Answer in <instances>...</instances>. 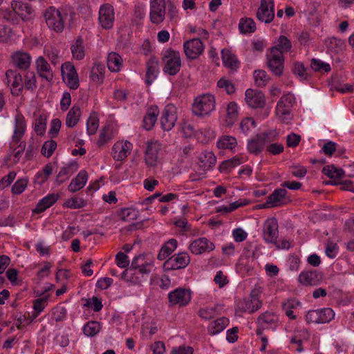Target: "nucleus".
<instances>
[{
	"mask_svg": "<svg viewBox=\"0 0 354 354\" xmlns=\"http://www.w3.org/2000/svg\"><path fill=\"white\" fill-rule=\"evenodd\" d=\"M288 50V37L280 36L279 43L267 52L266 64L269 70L275 75L280 76L283 71V53Z\"/></svg>",
	"mask_w": 354,
	"mask_h": 354,
	"instance_id": "obj_1",
	"label": "nucleus"
},
{
	"mask_svg": "<svg viewBox=\"0 0 354 354\" xmlns=\"http://www.w3.org/2000/svg\"><path fill=\"white\" fill-rule=\"evenodd\" d=\"M44 17L48 27L56 32H62L64 29L68 12L64 9H57L50 6L46 10Z\"/></svg>",
	"mask_w": 354,
	"mask_h": 354,
	"instance_id": "obj_2",
	"label": "nucleus"
},
{
	"mask_svg": "<svg viewBox=\"0 0 354 354\" xmlns=\"http://www.w3.org/2000/svg\"><path fill=\"white\" fill-rule=\"evenodd\" d=\"M162 71L166 75H176L182 66L180 53L171 48L165 50L162 57Z\"/></svg>",
	"mask_w": 354,
	"mask_h": 354,
	"instance_id": "obj_3",
	"label": "nucleus"
},
{
	"mask_svg": "<svg viewBox=\"0 0 354 354\" xmlns=\"http://www.w3.org/2000/svg\"><path fill=\"white\" fill-rule=\"evenodd\" d=\"M215 97L210 93L198 95L192 104V111L194 115L203 116L209 115L215 109Z\"/></svg>",
	"mask_w": 354,
	"mask_h": 354,
	"instance_id": "obj_4",
	"label": "nucleus"
},
{
	"mask_svg": "<svg viewBox=\"0 0 354 354\" xmlns=\"http://www.w3.org/2000/svg\"><path fill=\"white\" fill-rule=\"evenodd\" d=\"M335 317V313L330 308H324L317 310H310L306 315L308 323L325 324L328 323Z\"/></svg>",
	"mask_w": 354,
	"mask_h": 354,
	"instance_id": "obj_5",
	"label": "nucleus"
},
{
	"mask_svg": "<svg viewBox=\"0 0 354 354\" xmlns=\"http://www.w3.org/2000/svg\"><path fill=\"white\" fill-rule=\"evenodd\" d=\"M189 263V255L187 252H180L167 259L163 267L165 270H179L186 268Z\"/></svg>",
	"mask_w": 354,
	"mask_h": 354,
	"instance_id": "obj_6",
	"label": "nucleus"
},
{
	"mask_svg": "<svg viewBox=\"0 0 354 354\" xmlns=\"http://www.w3.org/2000/svg\"><path fill=\"white\" fill-rule=\"evenodd\" d=\"M176 107L173 104H167L162 110L160 117L161 127L164 131H170L177 120Z\"/></svg>",
	"mask_w": 354,
	"mask_h": 354,
	"instance_id": "obj_7",
	"label": "nucleus"
},
{
	"mask_svg": "<svg viewBox=\"0 0 354 354\" xmlns=\"http://www.w3.org/2000/svg\"><path fill=\"white\" fill-rule=\"evenodd\" d=\"M274 0H261L256 17L261 22L269 24L274 19Z\"/></svg>",
	"mask_w": 354,
	"mask_h": 354,
	"instance_id": "obj_8",
	"label": "nucleus"
},
{
	"mask_svg": "<svg viewBox=\"0 0 354 354\" xmlns=\"http://www.w3.org/2000/svg\"><path fill=\"white\" fill-rule=\"evenodd\" d=\"M63 80L68 86L73 90L79 87V78L75 66L70 62H66L62 66Z\"/></svg>",
	"mask_w": 354,
	"mask_h": 354,
	"instance_id": "obj_9",
	"label": "nucleus"
},
{
	"mask_svg": "<svg viewBox=\"0 0 354 354\" xmlns=\"http://www.w3.org/2000/svg\"><path fill=\"white\" fill-rule=\"evenodd\" d=\"M98 20L102 28H111L115 20L113 6L108 3L102 5L99 10Z\"/></svg>",
	"mask_w": 354,
	"mask_h": 354,
	"instance_id": "obj_10",
	"label": "nucleus"
},
{
	"mask_svg": "<svg viewBox=\"0 0 354 354\" xmlns=\"http://www.w3.org/2000/svg\"><path fill=\"white\" fill-rule=\"evenodd\" d=\"M161 149V144L158 141L147 142L145 152V160L147 166L155 167L158 160V153Z\"/></svg>",
	"mask_w": 354,
	"mask_h": 354,
	"instance_id": "obj_11",
	"label": "nucleus"
},
{
	"mask_svg": "<svg viewBox=\"0 0 354 354\" xmlns=\"http://www.w3.org/2000/svg\"><path fill=\"white\" fill-rule=\"evenodd\" d=\"M278 237V224L274 218H268L263 226V238L267 243H276Z\"/></svg>",
	"mask_w": 354,
	"mask_h": 354,
	"instance_id": "obj_12",
	"label": "nucleus"
},
{
	"mask_svg": "<svg viewBox=\"0 0 354 354\" xmlns=\"http://www.w3.org/2000/svg\"><path fill=\"white\" fill-rule=\"evenodd\" d=\"M8 85H11V93L18 96L23 91L24 83L21 75L16 70L9 69L6 73Z\"/></svg>",
	"mask_w": 354,
	"mask_h": 354,
	"instance_id": "obj_13",
	"label": "nucleus"
},
{
	"mask_svg": "<svg viewBox=\"0 0 354 354\" xmlns=\"http://www.w3.org/2000/svg\"><path fill=\"white\" fill-rule=\"evenodd\" d=\"M183 47L185 55L190 59H196L203 52L204 49L203 44L198 38L185 41Z\"/></svg>",
	"mask_w": 354,
	"mask_h": 354,
	"instance_id": "obj_14",
	"label": "nucleus"
},
{
	"mask_svg": "<svg viewBox=\"0 0 354 354\" xmlns=\"http://www.w3.org/2000/svg\"><path fill=\"white\" fill-rule=\"evenodd\" d=\"M165 15V4L163 0H151L150 3V19L153 24L163 21Z\"/></svg>",
	"mask_w": 354,
	"mask_h": 354,
	"instance_id": "obj_15",
	"label": "nucleus"
},
{
	"mask_svg": "<svg viewBox=\"0 0 354 354\" xmlns=\"http://www.w3.org/2000/svg\"><path fill=\"white\" fill-rule=\"evenodd\" d=\"M245 102L252 108L257 109L264 106L266 98L264 94L259 90L248 88L245 93Z\"/></svg>",
	"mask_w": 354,
	"mask_h": 354,
	"instance_id": "obj_16",
	"label": "nucleus"
},
{
	"mask_svg": "<svg viewBox=\"0 0 354 354\" xmlns=\"http://www.w3.org/2000/svg\"><path fill=\"white\" fill-rule=\"evenodd\" d=\"M169 301L172 305L184 306L189 304L191 300V292L184 288H176L168 295Z\"/></svg>",
	"mask_w": 354,
	"mask_h": 354,
	"instance_id": "obj_17",
	"label": "nucleus"
},
{
	"mask_svg": "<svg viewBox=\"0 0 354 354\" xmlns=\"http://www.w3.org/2000/svg\"><path fill=\"white\" fill-rule=\"evenodd\" d=\"M214 248L215 246L214 243L205 237L195 239L189 246L190 252L196 255L204 252H211L214 250Z\"/></svg>",
	"mask_w": 354,
	"mask_h": 354,
	"instance_id": "obj_18",
	"label": "nucleus"
},
{
	"mask_svg": "<svg viewBox=\"0 0 354 354\" xmlns=\"http://www.w3.org/2000/svg\"><path fill=\"white\" fill-rule=\"evenodd\" d=\"M11 6L19 16V20L28 21L34 15V10L30 4L22 1L13 0L11 3Z\"/></svg>",
	"mask_w": 354,
	"mask_h": 354,
	"instance_id": "obj_19",
	"label": "nucleus"
},
{
	"mask_svg": "<svg viewBox=\"0 0 354 354\" xmlns=\"http://www.w3.org/2000/svg\"><path fill=\"white\" fill-rule=\"evenodd\" d=\"M286 190L283 188H278L270 194L266 201L259 205L260 208H270L273 207L281 206L284 203Z\"/></svg>",
	"mask_w": 354,
	"mask_h": 354,
	"instance_id": "obj_20",
	"label": "nucleus"
},
{
	"mask_svg": "<svg viewBox=\"0 0 354 354\" xmlns=\"http://www.w3.org/2000/svg\"><path fill=\"white\" fill-rule=\"evenodd\" d=\"M261 306V301L257 296L251 295L250 297L240 300L237 303V308L241 312L252 313L258 310Z\"/></svg>",
	"mask_w": 354,
	"mask_h": 354,
	"instance_id": "obj_21",
	"label": "nucleus"
},
{
	"mask_svg": "<svg viewBox=\"0 0 354 354\" xmlns=\"http://www.w3.org/2000/svg\"><path fill=\"white\" fill-rule=\"evenodd\" d=\"M278 321V316L272 313L266 312L261 314L257 319L256 334L261 335L264 329L272 328Z\"/></svg>",
	"mask_w": 354,
	"mask_h": 354,
	"instance_id": "obj_22",
	"label": "nucleus"
},
{
	"mask_svg": "<svg viewBox=\"0 0 354 354\" xmlns=\"http://www.w3.org/2000/svg\"><path fill=\"white\" fill-rule=\"evenodd\" d=\"M132 144L128 141L117 142L112 147V156L115 160L122 161L130 153Z\"/></svg>",
	"mask_w": 354,
	"mask_h": 354,
	"instance_id": "obj_23",
	"label": "nucleus"
},
{
	"mask_svg": "<svg viewBox=\"0 0 354 354\" xmlns=\"http://www.w3.org/2000/svg\"><path fill=\"white\" fill-rule=\"evenodd\" d=\"M197 165L202 171L211 169L216 164V157L212 151H203L197 157Z\"/></svg>",
	"mask_w": 354,
	"mask_h": 354,
	"instance_id": "obj_24",
	"label": "nucleus"
},
{
	"mask_svg": "<svg viewBox=\"0 0 354 354\" xmlns=\"http://www.w3.org/2000/svg\"><path fill=\"white\" fill-rule=\"evenodd\" d=\"M323 278L321 272L317 270H309L301 272L299 275L298 280L299 283L304 286H317L319 285Z\"/></svg>",
	"mask_w": 354,
	"mask_h": 354,
	"instance_id": "obj_25",
	"label": "nucleus"
},
{
	"mask_svg": "<svg viewBox=\"0 0 354 354\" xmlns=\"http://www.w3.org/2000/svg\"><path fill=\"white\" fill-rule=\"evenodd\" d=\"M268 133L258 134L248 142V149L251 153L258 154L267 142Z\"/></svg>",
	"mask_w": 354,
	"mask_h": 354,
	"instance_id": "obj_26",
	"label": "nucleus"
},
{
	"mask_svg": "<svg viewBox=\"0 0 354 354\" xmlns=\"http://www.w3.org/2000/svg\"><path fill=\"white\" fill-rule=\"evenodd\" d=\"M78 169V164L72 161L61 167L56 177V183L61 185L66 181Z\"/></svg>",
	"mask_w": 354,
	"mask_h": 354,
	"instance_id": "obj_27",
	"label": "nucleus"
},
{
	"mask_svg": "<svg viewBox=\"0 0 354 354\" xmlns=\"http://www.w3.org/2000/svg\"><path fill=\"white\" fill-rule=\"evenodd\" d=\"M146 263H147V261L145 260V257L142 254H140V255H138V256L134 257V259H133V261L131 262V268H129L122 272V279H123L127 281H132L133 280L132 275L136 274V272L137 271V268H141Z\"/></svg>",
	"mask_w": 354,
	"mask_h": 354,
	"instance_id": "obj_28",
	"label": "nucleus"
},
{
	"mask_svg": "<svg viewBox=\"0 0 354 354\" xmlns=\"http://www.w3.org/2000/svg\"><path fill=\"white\" fill-rule=\"evenodd\" d=\"M36 68L39 77L48 82H50L53 80V74L50 66L43 57H39L37 59Z\"/></svg>",
	"mask_w": 354,
	"mask_h": 354,
	"instance_id": "obj_29",
	"label": "nucleus"
},
{
	"mask_svg": "<svg viewBox=\"0 0 354 354\" xmlns=\"http://www.w3.org/2000/svg\"><path fill=\"white\" fill-rule=\"evenodd\" d=\"M158 73L159 61L156 57L151 56L147 62L146 83L150 85L157 77Z\"/></svg>",
	"mask_w": 354,
	"mask_h": 354,
	"instance_id": "obj_30",
	"label": "nucleus"
},
{
	"mask_svg": "<svg viewBox=\"0 0 354 354\" xmlns=\"http://www.w3.org/2000/svg\"><path fill=\"white\" fill-rule=\"evenodd\" d=\"M15 125L14 134L12 136V142L15 144H18L20 142V140L26 129V123L24 117L21 114H17L15 118Z\"/></svg>",
	"mask_w": 354,
	"mask_h": 354,
	"instance_id": "obj_31",
	"label": "nucleus"
},
{
	"mask_svg": "<svg viewBox=\"0 0 354 354\" xmlns=\"http://www.w3.org/2000/svg\"><path fill=\"white\" fill-rule=\"evenodd\" d=\"M58 198V194H48L46 196L39 201L35 208L32 209V212L35 214H40L44 212L46 209L49 208L54 203H55Z\"/></svg>",
	"mask_w": 354,
	"mask_h": 354,
	"instance_id": "obj_32",
	"label": "nucleus"
},
{
	"mask_svg": "<svg viewBox=\"0 0 354 354\" xmlns=\"http://www.w3.org/2000/svg\"><path fill=\"white\" fill-rule=\"evenodd\" d=\"M88 180V174L87 172L84 170H81L78 174L72 179L71 181L68 189L69 192L74 193L82 188L86 185Z\"/></svg>",
	"mask_w": 354,
	"mask_h": 354,
	"instance_id": "obj_33",
	"label": "nucleus"
},
{
	"mask_svg": "<svg viewBox=\"0 0 354 354\" xmlns=\"http://www.w3.org/2000/svg\"><path fill=\"white\" fill-rule=\"evenodd\" d=\"M14 65L19 69L26 70L30 64V55L24 52H17L12 56Z\"/></svg>",
	"mask_w": 354,
	"mask_h": 354,
	"instance_id": "obj_34",
	"label": "nucleus"
},
{
	"mask_svg": "<svg viewBox=\"0 0 354 354\" xmlns=\"http://www.w3.org/2000/svg\"><path fill=\"white\" fill-rule=\"evenodd\" d=\"M159 114V109L156 106L149 107L143 118V127L146 130H150L154 126L157 121V118Z\"/></svg>",
	"mask_w": 354,
	"mask_h": 354,
	"instance_id": "obj_35",
	"label": "nucleus"
},
{
	"mask_svg": "<svg viewBox=\"0 0 354 354\" xmlns=\"http://www.w3.org/2000/svg\"><path fill=\"white\" fill-rule=\"evenodd\" d=\"M73 57L76 60H82L85 56L84 41L81 36H78L71 46Z\"/></svg>",
	"mask_w": 354,
	"mask_h": 354,
	"instance_id": "obj_36",
	"label": "nucleus"
},
{
	"mask_svg": "<svg viewBox=\"0 0 354 354\" xmlns=\"http://www.w3.org/2000/svg\"><path fill=\"white\" fill-rule=\"evenodd\" d=\"M288 95H283L276 106V115L283 123H287L288 119Z\"/></svg>",
	"mask_w": 354,
	"mask_h": 354,
	"instance_id": "obj_37",
	"label": "nucleus"
},
{
	"mask_svg": "<svg viewBox=\"0 0 354 354\" xmlns=\"http://www.w3.org/2000/svg\"><path fill=\"white\" fill-rule=\"evenodd\" d=\"M222 59L225 66L232 70H236L239 66V62L236 57L228 49H223L221 51Z\"/></svg>",
	"mask_w": 354,
	"mask_h": 354,
	"instance_id": "obj_38",
	"label": "nucleus"
},
{
	"mask_svg": "<svg viewBox=\"0 0 354 354\" xmlns=\"http://www.w3.org/2000/svg\"><path fill=\"white\" fill-rule=\"evenodd\" d=\"M243 162V158L234 156L232 158L223 161L218 166L221 173L229 174L233 168Z\"/></svg>",
	"mask_w": 354,
	"mask_h": 354,
	"instance_id": "obj_39",
	"label": "nucleus"
},
{
	"mask_svg": "<svg viewBox=\"0 0 354 354\" xmlns=\"http://www.w3.org/2000/svg\"><path fill=\"white\" fill-rule=\"evenodd\" d=\"M306 336L307 332L305 330H300L298 335H295L291 337L289 348L299 353L303 351L302 342L306 338Z\"/></svg>",
	"mask_w": 354,
	"mask_h": 354,
	"instance_id": "obj_40",
	"label": "nucleus"
},
{
	"mask_svg": "<svg viewBox=\"0 0 354 354\" xmlns=\"http://www.w3.org/2000/svg\"><path fill=\"white\" fill-rule=\"evenodd\" d=\"M122 64V59L119 54L115 52H111L108 55L107 66L111 71H119L120 70Z\"/></svg>",
	"mask_w": 354,
	"mask_h": 354,
	"instance_id": "obj_41",
	"label": "nucleus"
},
{
	"mask_svg": "<svg viewBox=\"0 0 354 354\" xmlns=\"http://www.w3.org/2000/svg\"><path fill=\"white\" fill-rule=\"evenodd\" d=\"M228 324L229 319L225 317H220L209 324L208 332L210 335H216L223 330Z\"/></svg>",
	"mask_w": 354,
	"mask_h": 354,
	"instance_id": "obj_42",
	"label": "nucleus"
},
{
	"mask_svg": "<svg viewBox=\"0 0 354 354\" xmlns=\"http://www.w3.org/2000/svg\"><path fill=\"white\" fill-rule=\"evenodd\" d=\"M236 138L228 135L221 136L216 142L217 147L221 149H227L232 150L236 147Z\"/></svg>",
	"mask_w": 354,
	"mask_h": 354,
	"instance_id": "obj_43",
	"label": "nucleus"
},
{
	"mask_svg": "<svg viewBox=\"0 0 354 354\" xmlns=\"http://www.w3.org/2000/svg\"><path fill=\"white\" fill-rule=\"evenodd\" d=\"M177 245L178 242L176 239H171L169 240L162 246L158 254V259L161 261L165 259L176 250Z\"/></svg>",
	"mask_w": 354,
	"mask_h": 354,
	"instance_id": "obj_44",
	"label": "nucleus"
},
{
	"mask_svg": "<svg viewBox=\"0 0 354 354\" xmlns=\"http://www.w3.org/2000/svg\"><path fill=\"white\" fill-rule=\"evenodd\" d=\"M81 116V110L78 106L74 105L68 111L66 118V124L68 127L73 128L78 122Z\"/></svg>",
	"mask_w": 354,
	"mask_h": 354,
	"instance_id": "obj_45",
	"label": "nucleus"
},
{
	"mask_svg": "<svg viewBox=\"0 0 354 354\" xmlns=\"http://www.w3.org/2000/svg\"><path fill=\"white\" fill-rule=\"evenodd\" d=\"M6 21L12 24L19 22V16L16 14L13 8L0 10V22Z\"/></svg>",
	"mask_w": 354,
	"mask_h": 354,
	"instance_id": "obj_46",
	"label": "nucleus"
},
{
	"mask_svg": "<svg viewBox=\"0 0 354 354\" xmlns=\"http://www.w3.org/2000/svg\"><path fill=\"white\" fill-rule=\"evenodd\" d=\"M326 45L328 50L335 53L342 51L344 47V41L341 39L331 37L326 40Z\"/></svg>",
	"mask_w": 354,
	"mask_h": 354,
	"instance_id": "obj_47",
	"label": "nucleus"
},
{
	"mask_svg": "<svg viewBox=\"0 0 354 354\" xmlns=\"http://www.w3.org/2000/svg\"><path fill=\"white\" fill-rule=\"evenodd\" d=\"M239 28L241 33H252L256 30V24L251 18H241L239 21Z\"/></svg>",
	"mask_w": 354,
	"mask_h": 354,
	"instance_id": "obj_48",
	"label": "nucleus"
},
{
	"mask_svg": "<svg viewBox=\"0 0 354 354\" xmlns=\"http://www.w3.org/2000/svg\"><path fill=\"white\" fill-rule=\"evenodd\" d=\"M227 117H226V123L227 125L230 127L233 125L236 120V118L238 115V106L237 104L234 102H231L228 104L227 106Z\"/></svg>",
	"mask_w": 354,
	"mask_h": 354,
	"instance_id": "obj_49",
	"label": "nucleus"
},
{
	"mask_svg": "<svg viewBox=\"0 0 354 354\" xmlns=\"http://www.w3.org/2000/svg\"><path fill=\"white\" fill-rule=\"evenodd\" d=\"M100 329L101 326L98 322L90 321L84 325L83 332L86 336L93 337L100 332Z\"/></svg>",
	"mask_w": 354,
	"mask_h": 354,
	"instance_id": "obj_50",
	"label": "nucleus"
},
{
	"mask_svg": "<svg viewBox=\"0 0 354 354\" xmlns=\"http://www.w3.org/2000/svg\"><path fill=\"white\" fill-rule=\"evenodd\" d=\"M254 78L255 84L258 87L265 86L270 80L269 75L263 70H255L254 71Z\"/></svg>",
	"mask_w": 354,
	"mask_h": 354,
	"instance_id": "obj_51",
	"label": "nucleus"
},
{
	"mask_svg": "<svg viewBox=\"0 0 354 354\" xmlns=\"http://www.w3.org/2000/svg\"><path fill=\"white\" fill-rule=\"evenodd\" d=\"M322 172L324 174L328 176L330 178H341L344 176V171L342 169H337L334 165L327 166L323 168Z\"/></svg>",
	"mask_w": 354,
	"mask_h": 354,
	"instance_id": "obj_52",
	"label": "nucleus"
},
{
	"mask_svg": "<svg viewBox=\"0 0 354 354\" xmlns=\"http://www.w3.org/2000/svg\"><path fill=\"white\" fill-rule=\"evenodd\" d=\"M48 295L43 297L41 298L37 299L33 302V308L35 310L36 313L33 315V317L30 319V323L32 322L34 319H35L38 315L42 312L46 305L47 300L48 299Z\"/></svg>",
	"mask_w": 354,
	"mask_h": 354,
	"instance_id": "obj_53",
	"label": "nucleus"
},
{
	"mask_svg": "<svg viewBox=\"0 0 354 354\" xmlns=\"http://www.w3.org/2000/svg\"><path fill=\"white\" fill-rule=\"evenodd\" d=\"M56 148L57 142L51 139L44 142L41 147V153L44 156L49 158L53 155Z\"/></svg>",
	"mask_w": 354,
	"mask_h": 354,
	"instance_id": "obj_54",
	"label": "nucleus"
},
{
	"mask_svg": "<svg viewBox=\"0 0 354 354\" xmlns=\"http://www.w3.org/2000/svg\"><path fill=\"white\" fill-rule=\"evenodd\" d=\"M112 138L111 129L110 127H104L100 133L99 138L97 140V145L102 146L108 142Z\"/></svg>",
	"mask_w": 354,
	"mask_h": 354,
	"instance_id": "obj_55",
	"label": "nucleus"
},
{
	"mask_svg": "<svg viewBox=\"0 0 354 354\" xmlns=\"http://www.w3.org/2000/svg\"><path fill=\"white\" fill-rule=\"evenodd\" d=\"M292 71L293 74L297 75L301 80H306L308 77L306 69L301 62H296Z\"/></svg>",
	"mask_w": 354,
	"mask_h": 354,
	"instance_id": "obj_56",
	"label": "nucleus"
},
{
	"mask_svg": "<svg viewBox=\"0 0 354 354\" xmlns=\"http://www.w3.org/2000/svg\"><path fill=\"white\" fill-rule=\"evenodd\" d=\"M46 128V118L42 115H39L35 122V131L39 136H43Z\"/></svg>",
	"mask_w": 354,
	"mask_h": 354,
	"instance_id": "obj_57",
	"label": "nucleus"
},
{
	"mask_svg": "<svg viewBox=\"0 0 354 354\" xmlns=\"http://www.w3.org/2000/svg\"><path fill=\"white\" fill-rule=\"evenodd\" d=\"M310 66L314 71H323L328 73L330 71V66L328 64L316 59H312Z\"/></svg>",
	"mask_w": 354,
	"mask_h": 354,
	"instance_id": "obj_58",
	"label": "nucleus"
},
{
	"mask_svg": "<svg viewBox=\"0 0 354 354\" xmlns=\"http://www.w3.org/2000/svg\"><path fill=\"white\" fill-rule=\"evenodd\" d=\"M86 205L84 200L80 198H72L67 200L64 206L71 209H79L84 207Z\"/></svg>",
	"mask_w": 354,
	"mask_h": 354,
	"instance_id": "obj_59",
	"label": "nucleus"
},
{
	"mask_svg": "<svg viewBox=\"0 0 354 354\" xmlns=\"http://www.w3.org/2000/svg\"><path fill=\"white\" fill-rule=\"evenodd\" d=\"M99 127V119L95 116H90L86 124L87 132L89 135L96 133Z\"/></svg>",
	"mask_w": 354,
	"mask_h": 354,
	"instance_id": "obj_60",
	"label": "nucleus"
},
{
	"mask_svg": "<svg viewBox=\"0 0 354 354\" xmlns=\"http://www.w3.org/2000/svg\"><path fill=\"white\" fill-rule=\"evenodd\" d=\"M121 220L126 221L129 220H134L137 218V214L134 209L124 208L122 209L120 213Z\"/></svg>",
	"mask_w": 354,
	"mask_h": 354,
	"instance_id": "obj_61",
	"label": "nucleus"
},
{
	"mask_svg": "<svg viewBox=\"0 0 354 354\" xmlns=\"http://www.w3.org/2000/svg\"><path fill=\"white\" fill-rule=\"evenodd\" d=\"M254 127L255 122L252 118H245L240 123V130L245 135Z\"/></svg>",
	"mask_w": 354,
	"mask_h": 354,
	"instance_id": "obj_62",
	"label": "nucleus"
},
{
	"mask_svg": "<svg viewBox=\"0 0 354 354\" xmlns=\"http://www.w3.org/2000/svg\"><path fill=\"white\" fill-rule=\"evenodd\" d=\"M217 86L220 88H224L226 93L229 95L232 94L235 91L234 85L229 80L221 79L217 82Z\"/></svg>",
	"mask_w": 354,
	"mask_h": 354,
	"instance_id": "obj_63",
	"label": "nucleus"
},
{
	"mask_svg": "<svg viewBox=\"0 0 354 354\" xmlns=\"http://www.w3.org/2000/svg\"><path fill=\"white\" fill-rule=\"evenodd\" d=\"M27 183V180L24 178L17 180L12 187V192L14 194H21L26 187Z\"/></svg>",
	"mask_w": 354,
	"mask_h": 354,
	"instance_id": "obj_64",
	"label": "nucleus"
}]
</instances>
